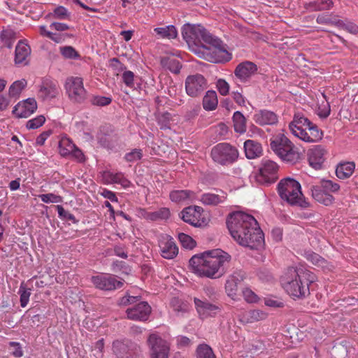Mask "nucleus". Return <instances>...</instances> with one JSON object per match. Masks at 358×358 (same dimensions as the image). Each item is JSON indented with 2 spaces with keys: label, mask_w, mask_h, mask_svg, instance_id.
<instances>
[{
  "label": "nucleus",
  "mask_w": 358,
  "mask_h": 358,
  "mask_svg": "<svg viewBox=\"0 0 358 358\" xmlns=\"http://www.w3.org/2000/svg\"><path fill=\"white\" fill-rule=\"evenodd\" d=\"M227 229L239 245L258 250L264 244V236L255 218L243 212H234L227 220Z\"/></svg>",
  "instance_id": "1"
},
{
  "label": "nucleus",
  "mask_w": 358,
  "mask_h": 358,
  "mask_svg": "<svg viewBox=\"0 0 358 358\" xmlns=\"http://www.w3.org/2000/svg\"><path fill=\"white\" fill-rule=\"evenodd\" d=\"M183 38L188 44H201L206 49L207 59L213 63L224 60L222 41L201 25L185 24L182 29Z\"/></svg>",
  "instance_id": "2"
},
{
  "label": "nucleus",
  "mask_w": 358,
  "mask_h": 358,
  "mask_svg": "<svg viewBox=\"0 0 358 358\" xmlns=\"http://www.w3.org/2000/svg\"><path fill=\"white\" fill-rule=\"evenodd\" d=\"M224 263V251L217 248L204 251L192 257L189 264L192 272L199 276L216 278V274Z\"/></svg>",
  "instance_id": "3"
},
{
  "label": "nucleus",
  "mask_w": 358,
  "mask_h": 358,
  "mask_svg": "<svg viewBox=\"0 0 358 358\" xmlns=\"http://www.w3.org/2000/svg\"><path fill=\"white\" fill-rule=\"evenodd\" d=\"M280 284L285 291H315L320 289L317 276L308 270L299 271L289 267L280 278Z\"/></svg>",
  "instance_id": "4"
},
{
  "label": "nucleus",
  "mask_w": 358,
  "mask_h": 358,
  "mask_svg": "<svg viewBox=\"0 0 358 358\" xmlns=\"http://www.w3.org/2000/svg\"><path fill=\"white\" fill-rule=\"evenodd\" d=\"M270 147L279 158L291 164L300 162L303 155V152L282 133L277 134L271 138Z\"/></svg>",
  "instance_id": "5"
},
{
  "label": "nucleus",
  "mask_w": 358,
  "mask_h": 358,
  "mask_svg": "<svg viewBox=\"0 0 358 358\" xmlns=\"http://www.w3.org/2000/svg\"><path fill=\"white\" fill-rule=\"evenodd\" d=\"M289 128L294 136L307 143L317 142L323 136L322 130L301 113L294 114Z\"/></svg>",
  "instance_id": "6"
},
{
  "label": "nucleus",
  "mask_w": 358,
  "mask_h": 358,
  "mask_svg": "<svg viewBox=\"0 0 358 358\" xmlns=\"http://www.w3.org/2000/svg\"><path fill=\"white\" fill-rule=\"evenodd\" d=\"M278 192L280 198L291 206L306 208L308 203L305 201L300 183L294 179L287 178L278 184Z\"/></svg>",
  "instance_id": "7"
},
{
  "label": "nucleus",
  "mask_w": 358,
  "mask_h": 358,
  "mask_svg": "<svg viewBox=\"0 0 358 358\" xmlns=\"http://www.w3.org/2000/svg\"><path fill=\"white\" fill-rule=\"evenodd\" d=\"M279 166L270 159H263L255 175L256 182L262 185L268 186L278 179Z\"/></svg>",
  "instance_id": "8"
},
{
  "label": "nucleus",
  "mask_w": 358,
  "mask_h": 358,
  "mask_svg": "<svg viewBox=\"0 0 358 358\" xmlns=\"http://www.w3.org/2000/svg\"><path fill=\"white\" fill-rule=\"evenodd\" d=\"M64 87L69 98L74 103H81L87 97V92L84 87L83 80L80 77L71 76L67 78Z\"/></svg>",
  "instance_id": "9"
},
{
  "label": "nucleus",
  "mask_w": 358,
  "mask_h": 358,
  "mask_svg": "<svg viewBox=\"0 0 358 358\" xmlns=\"http://www.w3.org/2000/svg\"><path fill=\"white\" fill-rule=\"evenodd\" d=\"M181 218L185 222L195 227H205L208 222L203 208L198 206L184 208L181 212Z\"/></svg>",
  "instance_id": "10"
},
{
  "label": "nucleus",
  "mask_w": 358,
  "mask_h": 358,
  "mask_svg": "<svg viewBox=\"0 0 358 358\" xmlns=\"http://www.w3.org/2000/svg\"><path fill=\"white\" fill-rule=\"evenodd\" d=\"M147 342L151 358H168L169 345L157 334H151Z\"/></svg>",
  "instance_id": "11"
},
{
  "label": "nucleus",
  "mask_w": 358,
  "mask_h": 358,
  "mask_svg": "<svg viewBox=\"0 0 358 358\" xmlns=\"http://www.w3.org/2000/svg\"><path fill=\"white\" fill-rule=\"evenodd\" d=\"M92 282L95 288L103 291H113L120 289L124 284L122 280H118L115 276L108 273L92 276Z\"/></svg>",
  "instance_id": "12"
},
{
  "label": "nucleus",
  "mask_w": 358,
  "mask_h": 358,
  "mask_svg": "<svg viewBox=\"0 0 358 358\" xmlns=\"http://www.w3.org/2000/svg\"><path fill=\"white\" fill-rule=\"evenodd\" d=\"M60 93V88L57 81L45 78L38 86V98L42 101H50L55 99Z\"/></svg>",
  "instance_id": "13"
},
{
  "label": "nucleus",
  "mask_w": 358,
  "mask_h": 358,
  "mask_svg": "<svg viewBox=\"0 0 358 358\" xmlns=\"http://www.w3.org/2000/svg\"><path fill=\"white\" fill-rule=\"evenodd\" d=\"M206 85L205 78L199 73L189 76L185 80L186 92L192 97L197 96L201 94L206 88Z\"/></svg>",
  "instance_id": "14"
},
{
  "label": "nucleus",
  "mask_w": 358,
  "mask_h": 358,
  "mask_svg": "<svg viewBox=\"0 0 358 358\" xmlns=\"http://www.w3.org/2000/svg\"><path fill=\"white\" fill-rule=\"evenodd\" d=\"M161 255L164 259H172L178 254V248L174 239L167 234H162L159 239Z\"/></svg>",
  "instance_id": "15"
},
{
  "label": "nucleus",
  "mask_w": 358,
  "mask_h": 358,
  "mask_svg": "<svg viewBox=\"0 0 358 358\" xmlns=\"http://www.w3.org/2000/svg\"><path fill=\"white\" fill-rule=\"evenodd\" d=\"M252 120L261 127L274 126L278 122V116L273 111L261 109L255 111Z\"/></svg>",
  "instance_id": "16"
},
{
  "label": "nucleus",
  "mask_w": 358,
  "mask_h": 358,
  "mask_svg": "<svg viewBox=\"0 0 358 358\" xmlns=\"http://www.w3.org/2000/svg\"><path fill=\"white\" fill-rule=\"evenodd\" d=\"M37 109V103L35 99L29 98L19 102L13 108V113L18 118H27L33 114Z\"/></svg>",
  "instance_id": "17"
},
{
  "label": "nucleus",
  "mask_w": 358,
  "mask_h": 358,
  "mask_svg": "<svg viewBox=\"0 0 358 358\" xmlns=\"http://www.w3.org/2000/svg\"><path fill=\"white\" fill-rule=\"evenodd\" d=\"M194 303L199 317L202 320L210 317H215L221 311V308L220 306L210 303L207 301H202L195 298Z\"/></svg>",
  "instance_id": "18"
},
{
  "label": "nucleus",
  "mask_w": 358,
  "mask_h": 358,
  "mask_svg": "<svg viewBox=\"0 0 358 358\" xmlns=\"http://www.w3.org/2000/svg\"><path fill=\"white\" fill-rule=\"evenodd\" d=\"M151 313V307L145 301L138 303L134 307L127 310V317L132 320H147Z\"/></svg>",
  "instance_id": "19"
},
{
  "label": "nucleus",
  "mask_w": 358,
  "mask_h": 358,
  "mask_svg": "<svg viewBox=\"0 0 358 358\" xmlns=\"http://www.w3.org/2000/svg\"><path fill=\"white\" fill-rule=\"evenodd\" d=\"M31 52V48L28 45L27 40L19 41L15 50V64L22 66L27 65L29 62Z\"/></svg>",
  "instance_id": "20"
},
{
  "label": "nucleus",
  "mask_w": 358,
  "mask_h": 358,
  "mask_svg": "<svg viewBox=\"0 0 358 358\" xmlns=\"http://www.w3.org/2000/svg\"><path fill=\"white\" fill-rule=\"evenodd\" d=\"M102 180L105 184H118L124 188L129 187L131 185L130 181L121 172L113 173L105 171L102 173Z\"/></svg>",
  "instance_id": "21"
},
{
  "label": "nucleus",
  "mask_w": 358,
  "mask_h": 358,
  "mask_svg": "<svg viewBox=\"0 0 358 358\" xmlns=\"http://www.w3.org/2000/svg\"><path fill=\"white\" fill-rule=\"evenodd\" d=\"M325 153V150L320 145L315 146L310 150L308 152V162L310 166L315 170L320 169L324 162Z\"/></svg>",
  "instance_id": "22"
},
{
  "label": "nucleus",
  "mask_w": 358,
  "mask_h": 358,
  "mask_svg": "<svg viewBox=\"0 0 358 358\" xmlns=\"http://www.w3.org/2000/svg\"><path fill=\"white\" fill-rule=\"evenodd\" d=\"M313 198L317 202L325 206H330L334 201V197L317 184L310 187Z\"/></svg>",
  "instance_id": "23"
},
{
  "label": "nucleus",
  "mask_w": 358,
  "mask_h": 358,
  "mask_svg": "<svg viewBox=\"0 0 358 358\" xmlns=\"http://www.w3.org/2000/svg\"><path fill=\"white\" fill-rule=\"evenodd\" d=\"M257 71V66L252 62L246 61L239 64L235 69L236 76L241 80H245L255 74Z\"/></svg>",
  "instance_id": "24"
},
{
  "label": "nucleus",
  "mask_w": 358,
  "mask_h": 358,
  "mask_svg": "<svg viewBox=\"0 0 358 358\" xmlns=\"http://www.w3.org/2000/svg\"><path fill=\"white\" fill-rule=\"evenodd\" d=\"M245 156L248 159H255L262 154V145L253 140H247L244 143Z\"/></svg>",
  "instance_id": "25"
},
{
  "label": "nucleus",
  "mask_w": 358,
  "mask_h": 358,
  "mask_svg": "<svg viewBox=\"0 0 358 358\" xmlns=\"http://www.w3.org/2000/svg\"><path fill=\"white\" fill-rule=\"evenodd\" d=\"M17 38V32L10 27H3L0 34V41L3 43V46L9 49L12 48Z\"/></svg>",
  "instance_id": "26"
},
{
  "label": "nucleus",
  "mask_w": 358,
  "mask_h": 358,
  "mask_svg": "<svg viewBox=\"0 0 358 358\" xmlns=\"http://www.w3.org/2000/svg\"><path fill=\"white\" fill-rule=\"evenodd\" d=\"M140 212L143 217L152 221L166 220L170 216V210L168 208H161L155 212H148L145 209H140Z\"/></svg>",
  "instance_id": "27"
},
{
  "label": "nucleus",
  "mask_w": 358,
  "mask_h": 358,
  "mask_svg": "<svg viewBox=\"0 0 358 358\" xmlns=\"http://www.w3.org/2000/svg\"><path fill=\"white\" fill-rule=\"evenodd\" d=\"M355 169V164L352 162H345L338 164L336 169V176L341 180L349 178Z\"/></svg>",
  "instance_id": "28"
},
{
  "label": "nucleus",
  "mask_w": 358,
  "mask_h": 358,
  "mask_svg": "<svg viewBox=\"0 0 358 358\" xmlns=\"http://www.w3.org/2000/svg\"><path fill=\"white\" fill-rule=\"evenodd\" d=\"M305 258L312 263L313 265L321 267L324 270L330 271L332 268V266L330 265L327 260L322 258L318 254L313 252H306L305 253Z\"/></svg>",
  "instance_id": "29"
},
{
  "label": "nucleus",
  "mask_w": 358,
  "mask_h": 358,
  "mask_svg": "<svg viewBox=\"0 0 358 358\" xmlns=\"http://www.w3.org/2000/svg\"><path fill=\"white\" fill-rule=\"evenodd\" d=\"M332 0L313 1L305 4L304 7L310 12L329 10L333 7Z\"/></svg>",
  "instance_id": "30"
},
{
  "label": "nucleus",
  "mask_w": 358,
  "mask_h": 358,
  "mask_svg": "<svg viewBox=\"0 0 358 358\" xmlns=\"http://www.w3.org/2000/svg\"><path fill=\"white\" fill-rule=\"evenodd\" d=\"M154 31L158 35L159 38L173 39L178 36L176 27L173 25L154 29Z\"/></svg>",
  "instance_id": "31"
},
{
  "label": "nucleus",
  "mask_w": 358,
  "mask_h": 358,
  "mask_svg": "<svg viewBox=\"0 0 358 358\" xmlns=\"http://www.w3.org/2000/svg\"><path fill=\"white\" fill-rule=\"evenodd\" d=\"M217 97L215 91H208L203 99V106L206 110H213L217 106Z\"/></svg>",
  "instance_id": "32"
},
{
  "label": "nucleus",
  "mask_w": 358,
  "mask_h": 358,
  "mask_svg": "<svg viewBox=\"0 0 358 358\" xmlns=\"http://www.w3.org/2000/svg\"><path fill=\"white\" fill-rule=\"evenodd\" d=\"M76 145L67 137H62L59 143V151L62 156L69 155L73 151Z\"/></svg>",
  "instance_id": "33"
},
{
  "label": "nucleus",
  "mask_w": 358,
  "mask_h": 358,
  "mask_svg": "<svg viewBox=\"0 0 358 358\" xmlns=\"http://www.w3.org/2000/svg\"><path fill=\"white\" fill-rule=\"evenodd\" d=\"M193 192L190 190H174L170 192V199L175 203H182L189 199Z\"/></svg>",
  "instance_id": "34"
},
{
  "label": "nucleus",
  "mask_w": 358,
  "mask_h": 358,
  "mask_svg": "<svg viewBox=\"0 0 358 358\" xmlns=\"http://www.w3.org/2000/svg\"><path fill=\"white\" fill-rule=\"evenodd\" d=\"M233 122L234 130L236 132L243 134L245 131V118L241 113L236 111L234 113Z\"/></svg>",
  "instance_id": "35"
},
{
  "label": "nucleus",
  "mask_w": 358,
  "mask_h": 358,
  "mask_svg": "<svg viewBox=\"0 0 358 358\" xmlns=\"http://www.w3.org/2000/svg\"><path fill=\"white\" fill-rule=\"evenodd\" d=\"M201 202L204 205L216 206L222 202V197L214 193H204L201 196Z\"/></svg>",
  "instance_id": "36"
},
{
  "label": "nucleus",
  "mask_w": 358,
  "mask_h": 358,
  "mask_svg": "<svg viewBox=\"0 0 358 358\" xmlns=\"http://www.w3.org/2000/svg\"><path fill=\"white\" fill-rule=\"evenodd\" d=\"M238 156L239 152L236 147L225 143V164L234 163L238 159Z\"/></svg>",
  "instance_id": "37"
},
{
  "label": "nucleus",
  "mask_w": 358,
  "mask_h": 358,
  "mask_svg": "<svg viewBox=\"0 0 358 358\" xmlns=\"http://www.w3.org/2000/svg\"><path fill=\"white\" fill-rule=\"evenodd\" d=\"M196 358H216L212 348L207 344H200L196 350Z\"/></svg>",
  "instance_id": "38"
},
{
  "label": "nucleus",
  "mask_w": 358,
  "mask_h": 358,
  "mask_svg": "<svg viewBox=\"0 0 358 358\" xmlns=\"http://www.w3.org/2000/svg\"><path fill=\"white\" fill-rule=\"evenodd\" d=\"M27 83L24 79L15 81L9 87V96L10 97L18 96L22 90L26 87Z\"/></svg>",
  "instance_id": "39"
},
{
  "label": "nucleus",
  "mask_w": 358,
  "mask_h": 358,
  "mask_svg": "<svg viewBox=\"0 0 358 358\" xmlns=\"http://www.w3.org/2000/svg\"><path fill=\"white\" fill-rule=\"evenodd\" d=\"M211 157L213 161L219 164H224V144L219 143L211 151Z\"/></svg>",
  "instance_id": "40"
},
{
  "label": "nucleus",
  "mask_w": 358,
  "mask_h": 358,
  "mask_svg": "<svg viewBox=\"0 0 358 358\" xmlns=\"http://www.w3.org/2000/svg\"><path fill=\"white\" fill-rule=\"evenodd\" d=\"M170 306L176 312H186L189 308V304L187 301H184L178 298L171 299Z\"/></svg>",
  "instance_id": "41"
},
{
  "label": "nucleus",
  "mask_w": 358,
  "mask_h": 358,
  "mask_svg": "<svg viewBox=\"0 0 358 358\" xmlns=\"http://www.w3.org/2000/svg\"><path fill=\"white\" fill-rule=\"evenodd\" d=\"M328 193H336L340 190V185L330 180H322L318 184Z\"/></svg>",
  "instance_id": "42"
},
{
  "label": "nucleus",
  "mask_w": 358,
  "mask_h": 358,
  "mask_svg": "<svg viewBox=\"0 0 358 358\" xmlns=\"http://www.w3.org/2000/svg\"><path fill=\"white\" fill-rule=\"evenodd\" d=\"M162 62L165 66L174 73H178L182 67L180 62L174 58L164 59Z\"/></svg>",
  "instance_id": "43"
},
{
  "label": "nucleus",
  "mask_w": 358,
  "mask_h": 358,
  "mask_svg": "<svg viewBox=\"0 0 358 358\" xmlns=\"http://www.w3.org/2000/svg\"><path fill=\"white\" fill-rule=\"evenodd\" d=\"M178 239L182 247L187 249H193L196 245V241L186 234L179 233Z\"/></svg>",
  "instance_id": "44"
},
{
  "label": "nucleus",
  "mask_w": 358,
  "mask_h": 358,
  "mask_svg": "<svg viewBox=\"0 0 358 358\" xmlns=\"http://www.w3.org/2000/svg\"><path fill=\"white\" fill-rule=\"evenodd\" d=\"M243 279V275L241 272L234 273L229 280H227V283L228 284L227 287H225V289H229L230 291H233L234 289H237V284L241 282Z\"/></svg>",
  "instance_id": "45"
},
{
  "label": "nucleus",
  "mask_w": 358,
  "mask_h": 358,
  "mask_svg": "<svg viewBox=\"0 0 358 358\" xmlns=\"http://www.w3.org/2000/svg\"><path fill=\"white\" fill-rule=\"evenodd\" d=\"M337 27L353 34L358 33V26L351 22H344L343 20H338Z\"/></svg>",
  "instance_id": "46"
},
{
  "label": "nucleus",
  "mask_w": 358,
  "mask_h": 358,
  "mask_svg": "<svg viewBox=\"0 0 358 358\" xmlns=\"http://www.w3.org/2000/svg\"><path fill=\"white\" fill-rule=\"evenodd\" d=\"M316 22L318 24L337 26L338 20L333 17V14H320L317 16Z\"/></svg>",
  "instance_id": "47"
},
{
  "label": "nucleus",
  "mask_w": 358,
  "mask_h": 358,
  "mask_svg": "<svg viewBox=\"0 0 358 358\" xmlns=\"http://www.w3.org/2000/svg\"><path fill=\"white\" fill-rule=\"evenodd\" d=\"M62 56L66 59H77L80 57L78 52L72 46H64L60 48Z\"/></svg>",
  "instance_id": "48"
},
{
  "label": "nucleus",
  "mask_w": 358,
  "mask_h": 358,
  "mask_svg": "<svg viewBox=\"0 0 358 358\" xmlns=\"http://www.w3.org/2000/svg\"><path fill=\"white\" fill-rule=\"evenodd\" d=\"M38 196L41 199V200L45 203H57L62 202V197L59 195H57L53 193L41 194Z\"/></svg>",
  "instance_id": "49"
},
{
  "label": "nucleus",
  "mask_w": 358,
  "mask_h": 358,
  "mask_svg": "<svg viewBox=\"0 0 358 358\" xmlns=\"http://www.w3.org/2000/svg\"><path fill=\"white\" fill-rule=\"evenodd\" d=\"M110 67L116 76H118L121 72H124L126 70L125 65L121 63L117 58L110 59Z\"/></svg>",
  "instance_id": "50"
},
{
  "label": "nucleus",
  "mask_w": 358,
  "mask_h": 358,
  "mask_svg": "<svg viewBox=\"0 0 358 358\" xmlns=\"http://www.w3.org/2000/svg\"><path fill=\"white\" fill-rule=\"evenodd\" d=\"M45 118L43 115H38L27 122V128L29 129H38L45 123Z\"/></svg>",
  "instance_id": "51"
},
{
  "label": "nucleus",
  "mask_w": 358,
  "mask_h": 358,
  "mask_svg": "<svg viewBox=\"0 0 358 358\" xmlns=\"http://www.w3.org/2000/svg\"><path fill=\"white\" fill-rule=\"evenodd\" d=\"M267 314L260 310H253L249 312V320L250 322L265 320Z\"/></svg>",
  "instance_id": "52"
},
{
  "label": "nucleus",
  "mask_w": 358,
  "mask_h": 358,
  "mask_svg": "<svg viewBox=\"0 0 358 358\" xmlns=\"http://www.w3.org/2000/svg\"><path fill=\"white\" fill-rule=\"evenodd\" d=\"M142 157L143 153L141 149H134L125 155L124 159L129 162H133L141 159Z\"/></svg>",
  "instance_id": "53"
},
{
  "label": "nucleus",
  "mask_w": 358,
  "mask_h": 358,
  "mask_svg": "<svg viewBox=\"0 0 358 358\" xmlns=\"http://www.w3.org/2000/svg\"><path fill=\"white\" fill-rule=\"evenodd\" d=\"M52 17L55 19L65 20L69 17V13L66 8L58 6L54 10Z\"/></svg>",
  "instance_id": "54"
},
{
  "label": "nucleus",
  "mask_w": 358,
  "mask_h": 358,
  "mask_svg": "<svg viewBox=\"0 0 358 358\" xmlns=\"http://www.w3.org/2000/svg\"><path fill=\"white\" fill-rule=\"evenodd\" d=\"M122 81L129 87L134 85V73L131 71H124L122 73Z\"/></svg>",
  "instance_id": "55"
},
{
  "label": "nucleus",
  "mask_w": 358,
  "mask_h": 358,
  "mask_svg": "<svg viewBox=\"0 0 358 358\" xmlns=\"http://www.w3.org/2000/svg\"><path fill=\"white\" fill-rule=\"evenodd\" d=\"M111 99L106 96H96L92 99V103L95 106H105L111 103Z\"/></svg>",
  "instance_id": "56"
},
{
  "label": "nucleus",
  "mask_w": 358,
  "mask_h": 358,
  "mask_svg": "<svg viewBox=\"0 0 358 358\" xmlns=\"http://www.w3.org/2000/svg\"><path fill=\"white\" fill-rule=\"evenodd\" d=\"M264 303L266 306L272 308H283L285 306V303L282 300H278L271 298H265Z\"/></svg>",
  "instance_id": "57"
},
{
  "label": "nucleus",
  "mask_w": 358,
  "mask_h": 358,
  "mask_svg": "<svg viewBox=\"0 0 358 358\" xmlns=\"http://www.w3.org/2000/svg\"><path fill=\"white\" fill-rule=\"evenodd\" d=\"M10 345L12 348L11 354L15 357L19 358V357H22L23 352H22V348L19 343L10 342Z\"/></svg>",
  "instance_id": "58"
},
{
  "label": "nucleus",
  "mask_w": 358,
  "mask_h": 358,
  "mask_svg": "<svg viewBox=\"0 0 358 358\" xmlns=\"http://www.w3.org/2000/svg\"><path fill=\"white\" fill-rule=\"evenodd\" d=\"M138 296H125L122 297L120 301L119 304L120 306H127L129 304H133L136 303L138 301Z\"/></svg>",
  "instance_id": "59"
},
{
  "label": "nucleus",
  "mask_w": 358,
  "mask_h": 358,
  "mask_svg": "<svg viewBox=\"0 0 358 358\" xmlns=\"http://www.w3.org/2000/svg\"><path fill=\"white\" fill-rule=\"evenodd\" d=\"M241 294L248 303H257L259 300V297L255 292H241Z\"/></svg>",
  "instance_id": "60"
},
{
  "label": "nucleus",
  "mask_w": 358,
  "mask_h": 358,
  "mask_svg": "<svg viewBox=\"0 0 358 358\" xmlns=\"http://www.w3.org/2000/svg\"><path fill=\"white\" fill-rule=\"evenodd\" d=\"M177 345L179 348H185L191 345V340L184 336H178L176 338Z\"/></svg>",
  "instance_id": "61"
},
{
  "label": "nucleus",
  "mask_w": 358,
  "mask_h": 358,
  "mask_svg": "<svg viewBox=\"0 0 358 358\" xmlns=\"http://www.w3.org/2000/svg\"><path fill=\"white\" fill-rule=\"evenodd\" d=\"M101 195H102L104 198L110 200L112 202H117L118 201L115 194L107 189H103L101 192Z\"/></svg>",
  "instance_id": "62"
},
{
  "label": "nucleus",
  "mask_w": 358,
  "mask_h": 358,
  "mask_svg": "<svg viewBox=\"0 0 358 358\" xmlns=\"http://www.w3.org/2000/svg\"><path fill=\"white\" fill-rule=\"evenodd\" d=\"M50 28L58 31H64L69 29V26L65 23L56 22H54L50 24Z\"/></svg>",
  "instance_id": "63"
},
{
  "label": "nucleus",
  "mask_w": 358,
  "mask_h": 358,
  "mask_svg": "<svg viewBox=\"0 0 358 358\" xmlns=\"http://www.w3.org/2000/svg\"><path fill=\"white\" fill-rule=\"evenodd\" d=\"M49 136V132H43L42 134H41L36 139V145H43Z\"/></svg>",
  "instance_id": "64"
}]
</instances>
